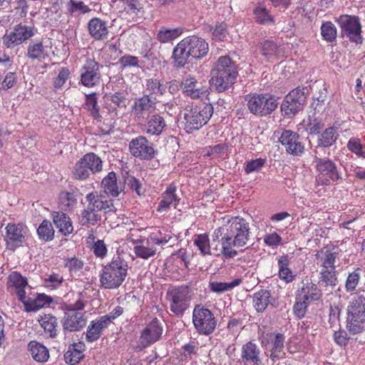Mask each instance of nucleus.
I'll use <instances>...</instances> for the list:
<instances>
[{
	"label": "nucleus",
	"mask_w": 365,
	"mask_h": 365,
	"mask_svg": "<svg viewBox=\"0 0 365 365\" xmlns=\"http://www.w3.org/2000/svg\"><path fill=\"white\" fill-rule=\"evenodd\" d=\"M227 234L221 240V248L215 247L216 255H222L225 258H233L237 255L235 247L247 245L250 237L249 223L242 217H232L227 225Z\"/></svg>",
	"instance_id": "f257e3e1"
},
{
	"label": "nucleus",
	"mask_w": 365,
	"mask_h": 365,
	"mask_svg": "<svg viewBox=\"0 0 365 365\" xmlns=\"http://www.w3.org/2000/svg\"><path fill=\"white\" fill-rule=\"evenodd\" d=\"M208 50V43L203 38L196 36L185 38L174 48V65L182 68L187 63L190 56L195 58H203L207 54Z\"/></svg>",
	"instance_id": "f03ea898"
},
{
	"label": "nucleus",
	"mask_w": 365,
	"mask_h": 365,
	"mask_svg": "<svg viewBox=\"0 0 365 365\" xmlns=\"http://www.w3.org/2000/svg\"><path fill=\"white\" fill-rule=\"evenodd\" d=\"M210 74L211 86L218 92H222L234 83L237 76V67L229 56H220L211 70Z\"/></svg>",
	"instance_id": "7ed1b4c3"
},
{
	"label": "nucleus",
	"mask_w": 365,
	"mask_h": 365,
	"mask_svg": "<svg viewBox=\"0 0 365 365\" xmlns=\"http://www.w3.org/2000/svg\"><path fill=\"white\" fill-rule=\"evenodd\" d=\"M128 264L122 257L117 255L103 267L100 283L105 289L119 287L128 275Z\"/></svg>",
	"instance_id": "20e7f679"
},
{
	"label": "nucleus",
	"mask_w": 365,
	"mask_h": 365,
	"mask_svg": "<svg viewBox=\"0 0 365 365\" xmlns=\"http://www.w3.org/2000/svg\"><path fill=\"white\" fill-rule=\"evenodd\" d=\"M347 329L356 334L365 329V297L355 295L349 301L347 307Z\"/></svg>",
	"instance_id": "39448f33"
},
{
	"label": "nucleus",
	"mask_w": 365,
	"mask_h": 365,
	"mask_svg": "<svg viewBox=\"0 0 365 365\" xmlns=\"http://www.w3.org/2000/svg\"><path fill=\"white\" fill-rule=\"evenodd\" d=\"M245 101L250 112L260 117L271 114L279 104L278 98L270 93H250Z\"/></svg>",
	"instance_id": "423d86ee"
},
{
	"label": "nucleus",
	"mask_w": 365,
	"mask_h": 365,
	"mask_svg": "<svg viewBox=\"0 0 365 365\" xmlns=\"http://www.w3.org/2000/svg\"><path fill=\"white\" fill-rule=\"evenodd\" d=\"M212 113L213 108L211 104L201 102L192 106L190 109H186L184 114L186 128L189 132L198 130L208 122Z\"/></svg>",
	"instance_id": "0eeeda50"
},
{
	"label": "nucleus",
	"mask_w": 365,
	"mask_h": 365,
	"mask_svg": "<svg viewBox=\"0 0 365 365\" xmlns=\"http://www.w3.org/2000/svg\"><path fill=\"white\" fill-rule=\"evenodd\" d=\"M172 238L170 235L163 234L160 230L152 232L146 241L142 240L138 241L140 245H135L133 251L136 257L147 259L156 255L157 249L155 245H164Z\"/></svg>",
	"instance_id": "6e6552de"
},
{
	"label": "nucleus",
	"mask_w": 365,
	"mask_h": 365,
	"mask_svg": "<svg viewBox=\"0 0 365 365\" xmlns=\"http://www.w3.org/2000/svg\"><path fill=\"white\" fill-rule=\"evenodd\" d=\"M103 169V161L93 153L84 155L73 167V175L75 179L84 180L90 175L99 173Z\"/></svg>",
	"instance_id": "1a4fd4ad"
},
{
	"label": "nucleus",
	"mask_w": 365,
	"mask_h": 365,
	"mask_svg": "<svg viewBox=\"0 0 365 365\" xmlns=\"http://www.w3.org/2000/svg\"><path fill=\"white\" fill-rule=\"evenodd\" d=\"M192 323L197 332L202 335L211 334L217 326L214 314L201 304H197L194 307Z\"/></svg>",
	"instance_id": "9d476101"
},
{
	"label": "nucleus",
	"mask_w": 365,
	"mask_h": 365,
	"mask_svg": "<svg viewBox=\"0 0 365 365\" xmlns=\"http://www.w3.org/2000/svg\"><path fill=\"white\" fill-rule=\"evenodd\" d=\"M307 91V87H297L285 96L281 105V110L284 115L292 118L302 110Z\"/></svg>",
	"instance_id": "9b49d317"
},
{
	"label": "nucleus",
	"mask_w": 365,
	"mask_h": 365,
	"mask_svg": "<svg viewBox=\"0 0 365 365\" xmlns=\"http://www.w3.org/2000/svg\"><path fill=\"white\" fill-rule=\"evenodd\" d=\"M34 35V26L19 24L16 25L11 31H6L2 37V43L7 48H14L22 44Z\"/></svg>",
	"instance_id": "f8f14e48"
},
{
	"label": "nucleus",
	"mask_w": 365,
	"mask_h": 365,
	"mask_svg": "<svg viewBox=\"0 0 365 365\" xmlns=\"http://www.w3.org/2000/svg\"><path fill=\"white\" fill-rule=\"evenodd\" d=\"M4 240L7 250L15 251L26 243L29 230L23 224L9 223L6 227Z\"/></svg>",
	"instance_id": "ddd939ff"
},
{
	"label": "nucleus",
	"mask_w": 365,
	"mask_h": 365,
	"mask_svg": "<svg viewBox=\"0 0 365 365\" xmlns=\"http://www.w3.org/2000/svg\"><path fill=\"white\" fill-rule=\"evenodd\" d=\"M171 312L175 314L183 313L189 306L190 295L187 287H174L167 292Z\"/></svg>",
	"instance_id": "4468645a"
},
{
	"label": "nucleus",
	"mask_w": 365,
	"mask_h": 365,
	"mask_svg": "<svg viewBox=\"0 0 365 365\" xmlns=\"http://www.w3.org/2000/svg\"><path fill=\"white\" fill-rule=\"evenodd\" d=\"M341 34L351 41L356 43L361 42V27L358 17L349 15H341L338 19Z\"/></svg>",
	"instance_id": "2eb2a0df"
},
{
	"label": "nucleus",
	"mask_w": 365,
	"mask_h": 365,
	"mask_svg": "<svg viewBox=\"0 0 365 365\" xmlns=\"http://www.w3.org/2000/svg\"><path fill=\"white\" fill-rule=\"evenodd\" d=\"M314 163H315L316 169L319 173L317 180H319L321 178H324L322 181V184L329 185L330 181H337L341 178L336 164L332 160L316 156Z\"/></svg>",
	"instance_id": "dca6fc26"
},
{
	"label": "nucleus",
	"mask_w": 365,
	"mask_h": 365,
	"mask_svg": "<svg viewBox=\"0 0 365 365\" xmlns=\"http://www.w3.org/2000/svg\"><path fill=\"white\" fill-rule=\"evenodd\" d=\"M100 65L94 59L88 58L81 69V82L88 88L94 87L101 82Z\"/></svg>",
	"instance_id": "f3484780"
},
{
	"label": "nucleus",
	"mask_w": 365,
	"mask_h": 365,
	"mask_svg": "<svg viewBox=\"0 0 365 365\" xmlns=\"http://www.w3.org/2000/svg\"><path fill=\"white\" fill-rule=\"evenodd\" d=\"M130 153L140 160H151L155 157V150L153 143L145 137L138 136L133 139L129 144Z\"/></svg>",
	"instance_id": "a211bd4d"
},
{
	"label": "nucleus",
	"mask_w": 365,
	"mask_h": 365,
	"mask_svg": "<svg viewBox=\"0 0 365 365\" xmlns=\"http://www.w3.org/2000/svg\"><path fill=\"white\" fill-rule=\"evenodd\" d=\"M204 81H199L195 76L188 75L181 82L183 93L193 99L202 98L207 95V89Z\"/></svg>",
	"instance_id": "6ab92c4d"
},
{
	"label": "nucleus",
	"mask_w": 365,
	"mask_h": 365,
	"mask_svg": "<svg viewBox=\"0 0 365 365\" xmlns=\"http://www.w3.org/2000/svg\"><path fill=\"white\" fill-rule=\"evenodd\" d=\"M279 141L290 154L299 155L304 152V145L300 142L299 135L294 131L284 130L279 138Z\"/></svg>",
	"instance_id": "aec40b11"
},
{
	"label": "nucleus",
	"mask_w": 365,
	"mask_h": 365,
	"mask_svg": "<svg viewBox=\"0 0 365 365\" xmlns=\"http://www.w3.org/2000/svg\"><path fill=\"white\" fill-rule=\"evenodd\" d=\"M163 333V327L156 318L152 320L143 330L140 337V343L146 347L158 341Z\"/></svg>",
	"instance_id": "412c9836"
},
{
	"label": "nucleus",
	"mask_w": 365,
	"mask_h": 365,
	"mask_svg": "<svg viewBox=\"0 0 365 365\" xmlns=\"http://www.w3.org/2000/svg\"><path fill=\"white\" fill-rule=\"evenodd\" d=\"M155 107V102L152 101L149 96L145 95L135 100L132 107V112L138 121L144 120L148 118Z\"/></svg>",
	"instance_id": "4be33fe9"
},
{
	"label": "nucleus",
	"mask_w": 365,
	"mask_h": 365,
	"mask_svg": "<svg viewBox=\"0 0 365 365\" xmlns=\"http://www.w3.org/2000/svg\"><path fill=\"white\" fill-rule=\"evenodd\" d=\"M86 200L88 202L86 207L96 212L103 211L105 213L113 211V200H106L105 197L96 192H90L86 195Z\"/></svg>",
	"instance_id": "5701e85b"
},
{
	"label": "nucleus",
	"mask_w": 365,
	"mask_h": 365,
	"mask_svg": "<svg viewBox=\"0 0 365 365\" xmlns=\"http://www.w3.org/2000/svg\"><path fill=\"white\" fill-rule=\"evenodd\" d=\"M241 362L243 365H264L260 350L252 341L245 343L241 350Z\"/></svg>",
	"instance_id": "b1692460"
},
{
	"label": "nucleus",
	"mask_w": 365,
	"mask_h": 365,
	"mask_svg": "<svg viewBox=\"0 0 365 365\" xmlns=\"http://www.w3.org/2000/svg\"><path fill=\"white\" fill-rule=\"evenodd\" d=\"M8 279L9 287L14 289L18 299L21 302H26V295L25 289L29 287L26 278L17 272H12L9 275Z\"/></svg>",
	"instance_id": "393cba45"
},
{
	"label": "nucleus",
	"mask_w": 365,
	"mask_h": 365,
	"mask_svg": "<svg viewBox=\"0 0 365 365\" xmlns=\"http://www.w3.org/2000/svg\"><path fill=\"white\" fill-rule=\"evenodd\" d=\"M86 324L84 314L78 312H66L64 316L63 327L70 331L81 329Z\"/></svg>",
	"instance_id": "a878e982"
},
{
	"label": "nucleus",
	"mask_w": 365,
	"mask_h": 365,
	"mask_svg": "<svg viewBox=\"0 0 365 365\" xmlns=\"http://www.w3.org/2000/svg\"><path fill=\"white\" fill-rule=\"evenodd\" d=\"M298 296L300 299H305L308 302L317 301L322 297V292L316 284L310 279H306L302 282V287L299 290Z\"/></svg>",
	"instance_id": "bb28decb"
},
{
	"label": "nucleus",
	"mask_w": 365,
	"mask_h": 365,
	"mask_svg": "<svg viewBox=\"0 0 365 365\" xmlns=\"http://www.w3.org/2000/svg\"><path fill=\"white\" fill-rule=\"evenodd\" d=\"M88 30L89 34L98 41L107 38L108 35L106 22L99 18H93L89 21Z\"/></svg>",
	"instance_id": "cd10ccee"
},
{
	"label": "nucleus",
	"mask_w": 365,
	"mask_h": 365,
	"mask_svg": "<svg viewBox=\"0 0 365 365\" xmlns=\"http://www.w3.org/2000/svg\"><path fill=\"white\" fill-rule=\"evenodd\" d=\"M109 324V319L107 317H101L91 322L88 326L86 332V339L93 342L96 341L101 336L104 329Z\"/></svg>",
	"instance_id": "c85d7f7f"
},
{
	"label": "nucleus",
	"mask_w": 365,
	"mask_h": 365,
	"mask_svg": "<svg viewBox=\"0 0 365 365\" xmlns=\"http://www.w3.org/2000/svg\"><path fill=\"white\" fill-rule=\"evenodd\" d=\"M53 222L58 232L66 236L72 233L73 226L71 218L63 212H53L52 213Z\"/></svg>",
	"instance_id": "c756f323"
},
{
	"label": "nucleus",
	"mask_w": 365,
	"mask_h": 365,
	"mask_svg": "<svg viewBox=\"0 0 365 365\" xmlns=\"http://www.w3.org/2000/svg\"><path fill=\"white\" fill-rule=\"evenodd\" d=\"M176 186L173 184L169 185L166 190L163 193L162 200L160 202L157 210L163 212L170 209L172 206L175 207L179 203L176 194Z\"/></svg>",
	"instance_id": "7c9ffc66"
},
{
	"label": "nucleus",
	"mask_w": 365,
	"mask_h": 365,
	"mask_svg": "<svg viewBox=\"0 0 365 365\" xmlns=\"http://www.w3.org/2000/svg\"><path fill=\"white\" fill-rule=\"evenodd\" d=\"M337 256L336 252L329 249H322L316 255L317 264L322 269H336L335 262Z\"/></svg>",
	"instance_id": "2f4dec72"
},
{
	"label": "nucleus",
	"mask_w": 365,
	"mask_h": 365,
	"mask_svg": "<svg viewBox=\"0 0 365 365\" xmlns=\"http://www.w3.org/2000/svg\"><path fill=\"white\" fill-rule=\"evenodd\" d=\"M26 56L32 61H42L48 57V49L41 41H31L27 48Z\"/></svg>",
	"instance_id": "473e14b6"
},
{
	"label": "nucleus",
	"mask_w": 365,
	"mask_h": 365,
	"mask_svg": "<svg viewBox=\"0 0 365 365\" xmlns=\"http://www.w3.org/2000/svg\"><path fill=\"white\" fill-rule=\"evenodd\" d=\"M102 187L104 192L112 197H118L123 191V186L117 182L116 175L110 172L102 180Z\"/></svg>",
	"instance_id": "72a5a7b5"
},
{
	"label": "nucleus",
	"mask_w": 365,
	"mask_h": 365,
	"mask_svg": "<svg viewBox=\"0 0 365 365\" xmlns=\"http://www.w3.org/2000/svg\"><path fill=\"white\" fill-rule=\"evenodd\" d=\"M85 344L83 342L74 343L68 346L64 354L65 361L71 364H78L84 356Z\"/></svg>",
	"instance_id": "f704fd0d"
},
{
	"label": "nucleus",
	"mask_w": 365,
	"mask_h": 365,
	"mask_svg": "<svg viewBox=\"0 0 365 365\" xmlns=\"http://www.w3.org/2000/svg\"><path fill=\"white\" fill-rule=\"evenodd\" d=\"M29 351L32 358L37 362L43 363L48 361L49 352L48 349L43 344L31 341L28 344Z\"/></svg>",
	"instance_id": "c9c22d12"
},
{
	"label": "nucleus",
	"mask_w": 365,
	"mask_h": 365,
	"mask_svg": "<svg viewBox=\"0 0 365 365\" xmlns=\"http://www.w3.org/2000/svg\"><path fill=\"white\" fill-rule=\"evenodd\" d=\"M41 327L51 338H55L58 334V323L56 317L51 314H43L38 319Z\"/></svg>",
	"instance_id": "e433bc0d"
},
{
	"label": "nucleus",
	"mask_w": 365,
	"mask_h": 365,
	"mask_svg": "<svg viewBox=\"0 0 365 365\" xmlns=\"http://www.w3.org/2000/svg\"><path fill=\"white\" fill-rule=\"evenodd\" d=\"M164 118L158 114L153 115L148 120L145 131L150 135H160L165 127Z\"/></svg>",
	"instance_id": "4c0bfd02"
},
{
	"label": "nucleus",
	"mask_w": 365,
	"mask_h": 365,
	"mask_svg": "<svg viewBox=\"0 0 365 365\" xmlns=\"http://www.w3.org/2000/svg\"><path fill=\"white\" fill-rule=\"evenodd\" d=\"M271 293L267 289H262L253 296V305L257 312H264L270 303Z\"/></svg>",
	"instance_id": "58836bf2"
},
{
	"label": "nucleus",
	"mask_w": 365,
	"mask_h": 365,
	"mask_svg": "<svg viewBox=\"0 0 365 365\" xmlns=\"http://www.w3.org/2000/svg\"><path fill=\"white\" fill-rule=\"evenodd\" d=\"M83 108L87 110L90 115L97 120H101L100 108L98 105V98L96 93L86 95V101Z\"/></svg>",
	"instance_id": "ea45409f"
},
{
	"label": "nucleus",
	"mask_w": 365,
	"mask_h": 365,
	"mask_svg": "<svg viewBox=\"0 0 365 365\" xmlns=\"http://www.w3.org/2000/svg\"><path fill=\"white\" fill-rule=\"evenodd\" d=\"M78 220L81 225L90 227L96 225L101 221V216L99 213L92 210H88V207H86V208L81 212Z\"/></svg>",
	"instance_id": "a19ab883"
},
{
	"label": "nucleus",
	"mask_w": 365,
	"mask_h": 365,
	"mask_svg": "<svg viewBox=\"0 0 365 365\" xmlns=\"http://www.w3.org/2000/svg\"><path fill=\"white\" fill-rule=\"evenodd\" d=\"M338 138L337 130L334 127L326 128L319 138L318 145L322 148L331 146Z\"/></svg>",
	"instance_id": "79ce46f5"
},
{
	"label": "nucleus",
	"mask_w": 365,
	"mask_h": 365,
	"mask_svg": "<svg viewBox=\"0 0 365 365\" xmlns=\"http://www.w3.org/2000/svg\"><path fill=\"white\" fill-rule=\"evenodd\" d=\"M288 264L289 259L287 256H282L278 259L279 277L286 283L292 282L295 278Z\"/></svg>",
	"instance_id": "37998d69"
},
{
	"label": "nucleus",
	"mask_w": 365,
	"mask_h": 365,
	"mask_svg": "<svg viewBox=\"0 0 365 365\" xmlns=\"http://www.w3.org/2000/svg\"><path fill=\"white\" fill-rule=\"evenodd\" d=\"M51 299L45 294H38L36 297L32 299L31 297L26 296V302H23L25 305L26 309L29 312L37 311L44 305L49 304Z\"/></svg>",
	"instance_id": "c03bdc74"
},
{
	"label": "nucleus",
	"mask_w": 365,
	"mask_h": 365,
	"mask_svg": "<svg viewBox=\"0 0 365 365\" xmlns=\"http://www.w3.org/2000/svg\"><path fill=\"white\" fill-rule=\"evenodd\" d=\"M261 53L269 61H272L279 57L280 50L273 41L266 40L261 44Z\"/></svg>",
	"instance_id": "a18cd8bd"
},
{
	"label": "nucleus",
	"mask_w": 365,
	"mask_h": 365,
	"mask_svg": "<svg viewBox=\"0 0 365 365\" xmlns=\"http://www.w3.org/2000/svg\"><path fill=\"white\" fill-rule=\"evenodd\" d=\"M59 205L64 211H71L77 205V199L73 192L63 191L59 195Z\"/></svg>",
	"instance_id": "49530a36"
},
{
	"label": "nucleus",
	"mask_w": 365,
	"mask_h": 365,
	"mask_svg": "<svg viewBox=\"0 0 365 365\" xmlns=\"http://www.w3.org/2000/svg\"><path fill=\"white\" fill-rule=\"evenodd\" d=\"M253 12L256 22L260 24L274 23V17L266 7L259 4L255 7Z\"/></svg>",
	"instance_id": "de8ad7c7"
},
{
	"label": "nucleus",
	"mask_w": 365,
	"mask_h": 365,
	"mask_svg": "<svg viewBox=\"0 0 365 365\" xmlns=\"http://www.w3.org/2000/svg\"><path fill=\"white\" fill-rule=\"evenodd\" d=\"M194 245L197 247L201 255H211L210 239L206 234L198 235L195 237Z\"/></svg>",
	"instance_id": "09e8293b"
},
{
	"label": "nucleus",
	"mask_w": 365,
	"mask_h": 365,
	"mask_svg": "<svg viewBox=\"0 0 365 365\" xmlns=\"http://www.w3.org/2000/svg\"><path fill=\"white\" fill-rule=\"evenodd\" d=\"M284 336L282 334H277L272 339V347L271 349L270 358L275 361L279 358V354L283 352Z\"/></svg>",
	"instance_id": "8fccbe9b"
},
{
	"label": "nucleus",
	"mask_w": 365,
	"mask_h": 365,
	"mask_svg": "<svg viewBox=\"0 0 365 365\" xmlns=\"http://www.w3.org/2000/svg\"><path fill=\"white\" fill-rule=\"evenodd\" d=\"M241 283V279H236L231 282H210V290L216 293H222L232 289Z\"/></svg>",
	"instance_id": "3c124183"
},
{
	"label": "nucleus",
	"mask_w": 365,
	"mask_h": 365,
	"mask_svg": "<svg viewBox=\"0 0 365 365\" xmlns=\"http://www.w3.org/2000/svg\"><path fill=\"white\" fill-rule=\"evenodd\" d=\"M181 34L180 29L162 28L158 33L157 38L161 43H168L177 38Z\"/></svg>",
	"instance_id": "603ef678"
},
{
	"label": "nucleus",
	"mask_w": 365,
	"mask_h": 365,
	"mask_svg": "<svg viewBox=\"0 0 365 365\" xmlns=\"http://www.w3.org/2000/svg\"><path fill=\"white\" fill-rule=\"evenodd\" d=\"M37 233L39 237L45 241L52 240L54 237V230L51 222L44 220L37 229Z\"/></svg>",
	"instance_id": "864d4df0"
},
{
	"label": "nucleus",
	"mask_w": 365,
	"mask_h": 365,
	"mask_svg": "<svg viewBox=\"0 0 365 365\" xmlns=\"http://www.w3.org/2000/svg\"><path fill=\"white\" fill-rule=\"evenodd\" d=\"M321 34L323 38L327 42H333L336 38V29L331 21L322 24Z\"/></svg>",
	"instance_id": "5fc2aeb1"
},
{
	"label": "nucleus",
	"mask_w": 365,
	"mask_h": 365,
	"mask_svg": "<svg viewBox=\"0 0 365 365\" xmlns=\"http://www.w3.org/2000/svg\"><path fill=\"white\" fill-rule=\"evenodd\" d=\"M320 281L326 286H335L337 281L335 269H321Z\"/></svg>",
	"instance_id": "6e6d98bb"
},
{
	"label": "nucleus",
	"mask_w": 365,
	"mask_h": 365,
	"mask_svg": "<svg viewBox=\"0 0 365 365\" xmlns=\"http://www.w3.org/2000/svg\"><path fill=\"white\" fill-rule=\"evenodd\" d=\"M147 90L152 94L162 96L165 91L166 86L156 78H150L146 81Z\"/></svg>",
	"instance_id": "4d7b16f0"
},
{
	"label": "nucleus",
	"mask_w": 365,
	"mask_h": 365,
	"mask_svg": "<svg viewBox=\"0 0 365 365\" xmlns=\"http://www.w3.org/2000/svg\"><path fill=\"white\" fill-rule=\"evenodd\" d=\"M68 11L71 14L78 13L81 14H85L89 13L91 9L86 5L83 1H76L70 0L68 4Z\"/></svg>",
	"instance_id": "13d9d810"
},
{
	"label": "nucleus",
	"mask_w": 365,
	"mask_h": 365,
	"mask_svg": "<svg viewBox=\"0 0 365 365\" xmlns=\"http://www.w3.org/2000/svg\"><path fill=\"white\" fill-rule=\"evenodd\" d=\"M64 265L70 272H77L83 269L84 262L81 258L74 256L66 258L64 261Z\"/></svg>",
	"instance_id": "bf43d9fd"
},
{
	"label": "nucleus",
	"mask_w": 365,
	"mask_h": 365,
	"mask_svg": "<svg viewBox=\"0 0 365 365\" xmlns=\"http://www.w3.org/2000/svg\"><path fill=\"white\" fill-rule=\"evenodd\" d=\"M347 148L359 157L365 158V150H363V145L360 139L351 138L347 143Z\"/></svg>",
	"instance_id": "052dcab7"
},
{
	"label": "nucleus",
	"mask_w": 365,
	"mask_h": 365,
	"mask_svg": "<svg viewBox=\"0 0 365 365\" xmlns=\"http://www.w3.org/2000/svg\"><path fill=\"white\" fill-rule=\"evenodd\" d=\"M309 304L308 301L304 299H302L299 296L297 295L296 302L293 307L294 314L299 319L303 318L307 312Z\"/></svg>",
	"instance_id": "680f3d73"
},
{
	"label": "nucleus",
	"mask_w": 365,
	"mask_h": 365,
	"mask_svg": "<svg viewBox=\"0 0 365 365\" xmlns=\"http://www.w3.org/2000/svg\"><path fill=\"white\" fill-rule=\"evenodd\" d=\"M360 269H357L350 273L346 279L345 288L347 292H353L356 289L360 279Z\"/></svg>",
	"instance_id": "e2e57ef3"
},
{
	"label": "nucleus",
	"mask_w": 365,
	"mask_h": 365,
	"mask_svg": "<svg viewBox=\"0 0 365 365\" xmlns=\"http://www.w3.org/2000/svg\"><path fill=\"white\" fill-rule=\"evenodd\" d=\"M228 146L225 143L217 144L207 148V155L213 157H223L227 155Z\"/></svg>",
	"instance_id": "0e129e2a"
},
{
	"label": "nucleus",
	"mask_w": 365,
	"mask_h": 365,
	"mask_svg": "<svg viewBox=\"0 0 365 365\" xmlns=\"http://www.w3.org/2000/svg\"><path fill=\"white\" fill-rule=\"evenodd\" d=\"M227 26L225 23H220L215 27L212 31V37L217 41H223L227 35Z\"/></svg>",
	"instance_id": "69168bd1"
},
{
	"label": "nucleus",
	"mask_w": 365,
	"mask_h": 365,
	"mask_svg": "<svg viewBox=\"0 0 365 365\" xmlns=\"http://www.w3.org/2000/svg\"><path fill=\"white\" fill-rule=\"evenodd\" d=\"M264 163L265 160L262 158L250 160L246 163L245 171L247 174L252 172L259 171L264 166Z\"/></svg>",
	"instance_id": "338daca9"
},
{
	"label": "nucleus",
	"mask_w": 365,
	"mask_h": 365,
	"mask_svg": "<svg viewBox=\"0 0 365 365\" xmlns=\"http://www.w3.org/2000/svg\"><path fill=\"white\" fill-rule=\"evenodd\" d=\"M17 83V76L15 72H9L6 73L3 81H1V88L7 91L13 88Z\"/></svg>",
	"instance_id": "774afa93"
}]
</instances>
